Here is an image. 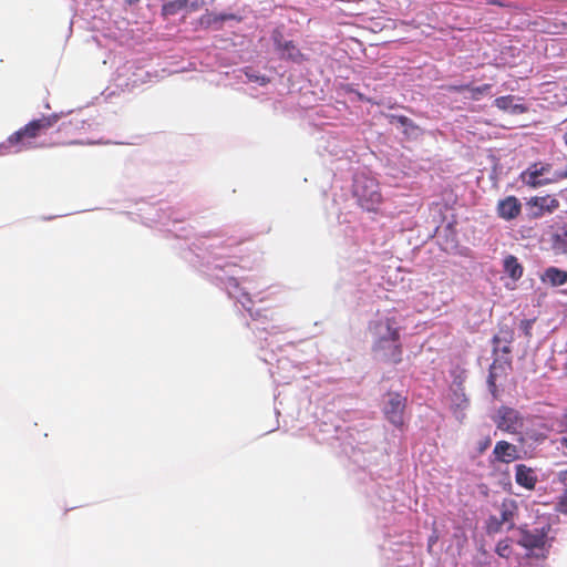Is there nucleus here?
I'll return each mask as SVG.
<instances>
[{
    "instance_id": "c9c22d12",
    "label": "nucleus",
    "mask_w": 567,
    "mask_h": 567,
    "mask_svg": "<svg viewBox=\"0 0 567 567\" xmlns=\"http://www.w3.org/2000/svg\"><path fill=\"white\" fill-rule=\"evenodd\" d=\"M138 1H140V0H126V2H127L128 4H133V3L138 2Z\"/></svg>"
},
{
    "instance_id": "ddd939ff",
    "label": "nucleus",
    "mask_w": 567,
    "mask_h": 567,
    "mask_svg": "<svg viewBox=\"0 0 567 567\" xmlns=\"http://www.w3.org/2000/svg\"><path fill=\"white\" fill-rule=\"evenodd\" d=\"M494 105L502 111H509L513 114H522L527 111L525 105L515 103V96L513 95H505L495 99Z\"/></svg>"
},
{
    "instance_id": "f257e3e1",
    "label": "nucleus",
    "mask_w": 567,
    "mask_h": 567,
    "mask_svg": "<svg viewBox=\"0 0 567 567\" xmlns=\"http://www.w3.org/2000/svg\"><path fill=\"white\" fill-rule=\"evenodd\" d=\"M60 116L58 114L43 115L40 118H34L25 124L23 127L12 133L7 142L11 146H19L18 151L27 150L34 146V141L47 134L52 128Z\"/></svg>"
},
{
    "instance_id": "f03ea898",
    "label": "nucleus",
    "mask_w": 567,
    "mask_h": 567,
    "mask_svg": "<svg viewBox=\"0 0 567 567\" xmlns=\"http://www.w3.org/2000/svg\"><path fill=\"white\" fill-rule=\"evenodd\" d=\"M352 194L358 205L367 212H377L383 202L379 182L365 174L355 175Z\"/></svg>"
},
{
    "instance_id": "1a4fd4ad",
    "label": "nucleus",
    "mask_w": 567,
    "mask_h": 567,
    "mask_svg": "<svg viewBox=\"0 0 567 567\" xmlns=\"http://www.w3.org/2000/svg\"><path fill=\"white\" fill-rule=\"evenodd\" d=\"M528 205L536 207L535 216H543L545 213H554L559 207V200L551 195L535 196L528 202Z\"/></svg>"
},
{
    "instance_id": "7c9ffc66",
    "label": "nucleus",
    "mask_w": 567,
    "mask_h": 567,
    "mask_svg": "<svg viewBox=\"0 0 567 567\" xmlns=\"http://www.w3.org/2000/svg\"><path fill=\"white\" fill-rule=\"evenodd\" d=\"M491 444V439L487 437L481 446V451H484Z\"/></svg>"
},
{
    "instance_id": "bb28decb",
    "label": "nucleus",
    "mask_w": 567,
    "mask_h": 567,
    "mask_svg": "<svg viewBox=\"0 0 567 567\" xmlns=\"http://www.w3.org/2000/svg\"><path fill=\"white\" fill-rule=\"evenodd\" d=\"M532 324H533V320H522L520 321V329L524 331V333L527 337H530Z\"/></svg>"
},
{
    "instance_id": "9b49d317",
    "label": "nucleus",
    "mask_w": 567,
    "mask_h": 567,
    "mask_svg": "<svg viewBox=\"0 0 567 567\" xmlns=\"http://www.w3.org/2000/svg\"><path fill=\"white\" fill-rule=\"evenodd\" d=\"M540 281L551 287H559L567 284V270L550 266L540 275Z\"/></svg>"
},
{
    "instance_id": "423d86ee",
    "label": "nucleus",
    "mask_w": 567,
    "mask_h": 567,
    "mask_svg": "<svg viewBox=\"0 0 567 567\" xmlns=\"http://www.w3.org/2000/svg\"><path fill=\"white\" fill-rule=\"evenodd\" d=\"M405 408V399L400 394H392L384 406L386 419L395 426L403 424V411Z\"/></svg>"
},
{
    "instance_id": "b1692460",
    "label": "nucleus",
    "mask_w": 567,
    "mask_h": 567,
    "mask_svg": "<svg viewBox=\"0 0 567 567\" xmlns=\"http://www.w3.org/2000/svg\"><path fill=\"white\" fill-rule=\"evenodd\" d=\"M218 16H219L220 24L228 20L241 21V17H239L235 13H219Z\"/></svg>"
},
{
    "instance_id": "f8f14e48",
    "label": "nucleus",
    "mask_w": 567,
    "mask_h": 567,
    "mask_svg": "<svg viewBox=\"0 0 567 567\" xmlns=\"http://www.w3.org/2000/svg\"><path fill=\"white\" fill-rule=\"evenodd\" d=\"M501 516L499 522L507 525V529L514 527V518L517 514V505L513 499H504L499 507Z\"/></svg>"
},
{
    "instance_id": "cd10ccee",
    "label": "nucleus",
    "mask_w": 567,
    "mask_h": 567,
    "mask_svg": "<svg viewBox=\"0 0 567 567\" xmlns=\"http://www.w3.org/2000/svg\"><path fill=\"white\" fill-rule=\"evenodd\" d=\"M558 506L560 512L567 513V491L561 495Z\"/></svg>"
},
{
    "instance_id": "2eb2a0df",
    "label": "nucleus",
    "mask_w": 567,
    "mask_h": 567,
    "mask_svg": "<svg viewBox=\"0 0 567 567\" xmlns=\"http://www.w3.org/2000/svg\"><path fill=\"white\" fill-rule=\"evenodd\" d=\"M504 271L516 281L522 278L524 268L515 256L509 255L504 259Z\"/></svg>"
},
{
    "instance_id": "dca6fc26",
    "label": "nucleus",
    "mask_w": 567,
    "mask_h": 567,
    "mask_svg": "<svg viewBox=\"0 0 567 567\" xmlns=\"http://www.w3.org/2000/svg\"><path fill=\"white\" fill-rule=\"evenodd\" d=\"M188 0H173L163 4L162 14L164 17L175 16L182 9L186 8Z\"/></svg>"
},
{
    "instance_id": "20e7f679",
    "label": "nucleus",
    "mask_w": 567,
    "mask_h": 567,
    "mask_svg": "<svg viewBox=\"0 0 567 567\" xmlns=\"http://www.w3.org/2000/svg\"><path fill=\"white\" fill-rule=\"evenodd\" d=\"M553 165L550 163L535 162L519 174V181L529 188L536 189L550 184Z\"/></svg>"
},
{
    "instance_id": "6ab92c4d",
    "label": "nucleus",
    "mask_w": 567,
    "mask_h": 567,
    "mask_svg": "<svg viewBox=\"0 0 567 567\" xmlns=\"http://www.w3.org/2000/svg\"><path fill=\"white\" fill-rule=\"evenodd\" d=\"M504 523L499 522V517L491 516L486 522L487 534H496L502 530Z\"/></svg>"
},
{
    "instance_id": "4468645a",
    "label": "nucleus",
    "mask_w": 567,
    "mask_h": 567,
    "mask_svg": "<svg viewBox=\"0 0 567 567\" xmlns=\"http://www.w3.org/2000/svg\"><path fill=\"white\" fill-rule=\"evenodd\" d=\"M560 430L557 435L551 440V445L561 455L567 457V413L560 421Z\"/></svg>"
},
{
    "instance_id": "9d476101",
    "label": "nucleus",
    "mask_w": 567,
    "mask_h": 567,
    "mask_svg": "<svg viewBox=\"0 0 567 567\" xmlns=\"http://www.w3.org/2000/svg\"><path fill=\"white\" fill-rule=\"evenodd\" d=\"M515 481L519 486L533 491L537 483V476L532 467L518 464L515 466Z\"/></svg>"
},
{
    "instance_id": "39448f33",
    "label": "nucleus",
    "mask_w": 567,
    "mask_h": 567,
    "mask_svg": "<svg viewBox=\"0 0 567 567\" xmlns=\"http://www.w3.org/2000/svg\"><path fill=\"white\" fill-rule=\"evenodd\" d=\"M494 422L503 432L520 434L525 420L517 410L503 405L497 410Z\"/></svg>"
},
{
    "instance_id": "0eeeda50",
    "label": "nucleus",
    "mask_w": 567,
    "mask_h": 567,
    "mask_svg": "<svg viewBox=\"0 0 567 567\" xmlns=\"http://www.w3.org/2000/svg\"><path fill=\"white\" fill-rule=\"evenodd\" d=\"M496 212L499 218L513 220L520 215L522 203L514 195L506 196L497 203Z\"/></svg>"
},
{
    "instance_id": "5701e85b",
    "label": "nucleus",
    "mask_w": 567,
    "mask_h": 567,
    "mask_svg": "<svg viewBox=\"0 0 567 567\" xmlns=\"http://www.w3.org/2000/svg\"><path fill=\"white\" fill-rule=\"evenodd\" d=\"M563 179H567V165L565 166L564 169L553 172L551 174V181H554V183H557Z\"/></svg>"
},
{
    "instance_id": "393cba45",
    "label": "nucleus",
    "mask_w": 567,
    "mask_h": 567,
    "mask_svg": "<svg viewBox=\"0 0 567 567\" xmlns=\"http://www.w3.org/2000/svg\"><path fill=\"white\" fill-rule=\"evenodd\" d=\"M496 551L499 556L507 557L511 551V548L507 544L498 543Z\"/></svg>"
},
{
    "instance_id": "473e14b6",
    "label": "nucleus",
    "mask_w": 567,
    "mask_h": 567,
    "mask_svg": "<svg viewBox=\"0 0 567 567\" xmlns=\"http://www.w3.org/2000/svg\"><path fill=\"white\" fill-rule=\"evenodd\" d=\"M563 141H564L565 146L567 147V131L563 135Z\"/></svg>"
},
{
    "instance_id": "f704fd0d",
    "label": "nucleus",
    "mask_w": 567,
    "mask_h": 567,
    "mask_svg": "<svg viewBox=\"0 0 567 567\" xmlns=\"http://www.w3.org/2000/svg\"><path fill=\"white\" fill-rule=\"evenodd\" d=\"M499 341H501V337H499V336H495V337H494V342H495V343H498Z\"/></svg>"
},
{
    "instance_id": "4be33fe9",
    "label": "nucleus",
    "mask_w": 567,
    "mask_h": 567,
    "mask_svg": "<svg viewBox=\"0 0 567 567\" xmlns=\"http://www.w3.org/2000/svg\"><path fill=\"white\" fill-rule=\"evenodd\" d=\"M487 383H488L489 391L492 392V394L494 396H496V392H497L496 375L493 372V370L489 371V374H488V378H487Z\"/></svg>"
},
{
    "instance_id": "6e6552de",
    "label": "nucleus",
    "mask_w": 567,
    "mask_h": 567,
    "mask_svg": "<svg viewBox=\"0 0 567 567\" xmlns=\"http://www.w3.org/2000/svg\"><path fill=\"white\" fill-rule=\"evenodd\" d=\"M493 456L496 462L508 464L518 460L519 453L516 445L507 441H498L494 446Z\"/></svg>"
},
{
    "instance_id": "4c0bfd02",
    "label": "nucleus",
    "mask_w": 567,
    "mask_h": 567,
    "mask_svg": "<svg viewBox=\"0 0 567 567\" xmlns=\"http://www.w3.org/2000/svg\"><path fill=\"white\" fill-rule=\"evenodd\" d=\"M505 334H508L512 338V333L509 331H505Z\"/></svg>"
},
{
    "instance_id": "72a5a7b5",
    "label": "nucleus",
    "mask_w": 567,
    "mask_h": 567,
    "mask_svg": "<svg viewBox=\"0 0 567 567\" xmlns=\"http://www.w3.org/2000/svg\"><path fill=\"white\" fill-rule=\"evenodd\" d=\"M197 8H198V0L195 3L192 4V9L193 10H196Z\"/></svg>"
},
{
    "instance_id": "c756f323",
    "label": "nucleus",
    "mask_w": 567,
    "mask_h": 567,
    "mask_svg": "<svg viewBox=\"0 0 567 567\" xmlns=\"http://www.w3.org/2000/svg\"><path fill=\"white\" fill-rule=\"evenodd\" d=\"M342 87H343V90H344L346 92H348V93H354V92H355V90H353V89L351 87V85H349V84H346V85H343Z\"/></svg>"
},
{
    "instance_id": "2f4dec72",
    "label": "nucleus",
    "mask_w": 567,
    "mask_h": 567,
    "mask_svg": "<svg viewBox=\"0 0 567 567\" xmlns=\"http://www.w3.org/2000/svg\"><path fill=\"white\" fill-rule=\"evenodd\" d=\"M354 93L360 101H369L362 93H360L358 91H355Z\"/></svg>"
},
{
    "instance_id": "e433bc0d",
    "label": "nucleus",
    "mask_w": 567,
    "mask_h": 567,
    "mask_svg": "<svg viewBox=\"0 0 567 567\" xmlns=\"http://www.w3.org/2000/svg\"><path fill=\"white\" fill-rule=\"evenodd\" d=\"M564 91L566 92L565 96H566V103H567V86L564 89Z\"/></svg>"
},
{
    "instance_id": "a211bd4d",
    "label": "nucleus",
    "mask_w": 567,
    "mask_h": 567,
    "mask_svg": "<svg viewBox=\"0 0 567 567\" xmlns=\"http://www.w3.org/2000/svg\"><path fill=\"white\" fill-rule=\"evenodd\" d=\"M281 49L286 53L288 59L295 62H300L303 60V54L300 52V50L292 41L286 42Z\"/></svg>"
},
{
    "instance_id": "f3484780",
    "label": "nucleus",
    "mask_w": 567,
    "mask_h": 567,
    "mask_svg": "<svg viewBox=\"0 0 567 567\" xmlns=\"http://www.w3.org/2000/svg\"><path fill=\"white\" fill-rule=\"evenodd\" d=\"M198 24L204 29L215 28L216 30L220 29V21L219 16L212 12H206L203 14L199 20Z\"/></svg>"
},
{
    "instance_id": "aec40b11",
    "label": "nucleus",
    "mask_w": 567,
    "mask_h": 567,
    "mask_svg": "<svg viewBox=\"0 0 567 567\" xmlns=\"http://www.w3.org/2000/svg\"><path fill=\"white\" fill-rule=\"evenodd\" d=\"M390 122L391 123H398L400 124L401 126H404V127H412V128H415V125L413 123V121L404 115H395V114H392L390 115Z\"/></svg>"
},
{
    "instance_id": "412c9836",
    "label": "nucleus",
    "mask_w": 567,
    "mask_h": 567,
    "mask_svg": "<svg viewBox=\"0 0 567 567\" xmlns=\"http://www.w3.org/2000/svg\"><path fill=\"white\" fill-rule=\"evenodd\" d=\"M491 87H492L491 84H483V85L476 86V87H472L470 85V90L468 91H471V93H472L471 97L473 100H478V97L481 95L487 94L489 92Z\"/></svg>"
},
{
    "instance_id": "c85d7f7f",
    "label": "nucleus",
    "mask_w": 567,
    "mask_h": 567,
    "mask_svg": "<svg viewBox=\"0 0 567 567\" xmlns=\"http://www.w3.org/2000/svg\"><path fill=\"white\" fill-rule=\"evenodd\" d=\"M437 540V536L433 535L429 538V548H431Z\"/></svg>"
},
{
    "instance_id": "7ed1b4c3",
    "label": "nucleus",
    "mask_w": 567,
    "mask_h": 567,
    "mask_svg": "<svg viewBox=\"0 0 567 567\" xmlns=\"http://www.w3.org/2000/svg\"><path fill=\"white\" fill-rule=\"evenodd\" d=\"M374 330L375 333L379 334V340L377 342L378 348L383 349V343L386 341H392L394 343L390 353L386 354V360L395 364L400 363L402 361V346L398 342L400 339V332L396 318L392 316L377 321Z\"/></svg>"
},
{
    "instance_id": "a878e982",
    "label": "nucleus",
    "mask_w": 567,
    "mask_h": 567,
    "mask_svg": "<svg viewBox=\"0 0 567 567\" xmlns=\"http://www.w3.org/2000/svg\"><path fill=\"white\" fill-rule=\"evenodd\" d=\"M470 90V84H460V85H449L447 91L455 92V93H462L464 91Z\"/></svg>"
}]
</instances>
